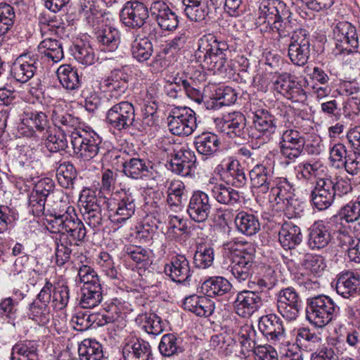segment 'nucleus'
<instances>
[{
    "mask_svg": "<svg viewBox=\"0 0 360 360\" xmlns=\"http://www.w3.org/2000/svg\"><path fill=\"white\" fill-rule=\"evenodd\" d=\"M47 215L50 217L46 219L47 229L51 232L60 233L63 238L69 236L77 245L78 242L84 240L86 228L72 206L58 200L51 210L47 209Z\"/></svg>",
    "mask_w": 360,
    "mask_h": 360,
    "instance_id": "nucleus-1",
    "label": "nucleus"
},
{
    "mask_svg": "<svg viewBox=\"0 0 360 360\" xmlns=\"http://www.w3.org/2000/svg\"><path fill=\"white\" fill-rule=\"evenodd\" d=\"M47 215L50 217L46 219L47 229L51 232L60 233L63 238L69 236L77 245L78 242L84 240L86 228L72 206L58 200L51 210L47 209Z\"/></svg>",
    "mask_w": 360,
    "mask_h": 360,
    "instance_id": "nucleus-2",
    "label": "nucleus"
},
{
    "mask_svg": "<svg viewBox=\"0 0 360 360\" xmlns=\"http://www.w3.org/2000/svg\"><path fill=\"white\" fill-rule=\"evenodd\" d=\"M230 53L228 44L219 41L213 34H207L198 42L195 58L204 68L216 73L226 72L228 54Z\"/></svg>",
    "mask_w": 360,
    "mask_h": 360,
    "instance_id": "nucleus-3",
    "label": "nucleus"
},
{
    "mask_svg": "<svg viewBox=\"0 0 360 360\" xmlns=\"http://www.w3.org/2000/svg\"><path fill=\"white\" fill-rule=\"evenodd\" d=\"M340 307L328 296L318 295L307 300L306 316L316 327L322 328L333 320Z\"/></svg>",
    "mask_w": 360,
    "mask_h": 360,
    "instance_id": "nucleus-4",
    "label": "nucleus"
},
{
    "mask_svg": "<svg viewBox=\"0 0 360 360\" xmlns=\"http://www.w3.org/2000/svg\"><path fill=\"white\" fill-rule=\"evenodd\" d=\"M54 183L49 178L39 180L31 191L28 200L29 212L34 216L39 217L44 214L45 203L49 206L51 200H60V192H54Z\"/></svg>",
    "mask_w": 360,
    "mask_h": 360,
    "instance_id": "nucleus-5",
    "label": "nucleus"
},
{
    "mask_svg": "<svg viewBox=\"0 0 360 360\" xmlns=\"http://www.w3.org/2000/svg\"><path fill=\"white\" fill-rule=\"evenodd\" d=\"M70 137L74 153L77 158L89 161L98 154L102 140L95 132L79 129L70 135Z\"/></svg>",
    "mask_w": 360,
    "mask_h": 360,
    "instance_id": "nucleus-6",
    "label": "nucleus"
},
{
    "mask_svg": "<svg viewBox=\"0 0 360 360\" xmlns=\"http://www.w3.org/2000/svg\"><path fill=\"white\" fill-rule=\"evenodd\" d=\"M49 126V122L45 112L26 106L21 115V122L18 125V132L22 136L37 141L39 137L36 131H48Z\"/></svg>",
    "mask_w": 360,
    "mask_h": 360,
    "instance_id": "nucleus-7",
    "label": "nucleus"
},
{
    "mask_svg": "<svg viewBox=\"0 0 360 360\" xmlns=\"http://www.w3.org/2000/svg\"><path fill=\"white\" fill-rule=\"evenodd\" d=\"M195 112L188 107L173 108L167 117L169 131L176 136H189L197 127Z\"/></svg>",
    "mask_w": 360,
    "mask_h": 360,
    "instance_id": "nucleus-8",
    "label": "nucleus"
},
{
    "mask_svg": "<svg viewBox=\"0 0 360 360\" xmlns=\"http://www.w3.org/2000/svg\"><path fill=\"white\" fill-rule=\"evenodd\" d=\"M276 308L281 316L288 321L298 317L302 305V298L292 287L282 288L276 294Z\"/></svg>",
    "mask_w": 360,
    "mask_h": 360,
    "instance_id": "nucleus-9",
    "label": "nucleus"
},
{
    "mask_svg": "<svg viewBox=\"0 0 360 360\" xmlns=\"http://www.w3.org/2000/svg\"><path fill=\"white\" fill-rule=\"evenodd\" d=\"M310 34L305 30L298 28L290 37L288 48V56L290 61L297 66H304L310 56Z\"/></svg>",
    "mask_w": 360,
    "mask_h": 360,
    "instance_id": "nucleus-10",
    "label": "nucleus"
},
{
    "mask_svg": "<svg viewBox=\"0 0 360 360\" xmlns=\"http://www.w3.org/2000/svg\"><path fill=\"white\" fill-rule=\"evenodd\" d=\"M150 15V7L140 1L130 0L124 4L120 18L125 27L138 30L143 27Z\"/></svg>",
    "mask_w": 360,
    "mask_h": 360,
    "instance_id": "nucleus-11",
    "label": "nucleus"
},
{
    "mask_svg": "<svg viewBox=\"0 0 360 360\" xmlns=\"http://www.w3.org/2000/svg\"><path fill=\"white\" fill-rule=\"evenodd\" d=\"M288 10L286 4L281 0H263L259 6L256 25L263 27L260 28L262 32H267L268 28L278 20L285 18Z\"/></svg>",
    "mask_w": 360,
    "mask_h": 360,
    "instance_id": "nucleus-12",
    "label": "nucleus"
},
{
    "mask_svg": "<svg viewBox=\"0 0 360 360\" xmlns=\"http://www.w3.org/2000/svg\"><path fill=\"white\" fill-rule=\"evenodd\" d=\"M106 122L112 128L121 131L129 129L135 121V109L128 101L113 104L106 112Z\"/></svg>",
    "mask_w": 360,
    "mask_h": 360,
    "instance_id": "nucleus-13",
    "label": "nucleus"
},
{
    "mask_svg": "<svg viewBox=\"0 0 360 360\" xmlns=\"http://www.w3.org/2000/svg\"><path fill=\"white\" fill-rule=\"evenodd\" d=\"M335 47L333 53L342 56L345 51H351L359 46V37L356 27L347 21H341L333 29Z\"/></svg>",
    "mask_w": 360,
    "mask_h": 360,
    "instance_id": "nucleus-14",
    "label": "nucleus"
},
{
    "mask_svg": "<svg viewBox=\"0 0 360 360\" xmlns=\"http://www.w3.org/2000/svg\"><path fill=\"white\" fill-rule=\"evenodd\" d=\"M340 217L333 216L327 221L315 222L309 234L308 244L312 250H319L326 247L331 240L330 231L335 226V230H340L338 226Z\"/></svg>",
    "mask_w": 360,
    "mask_h": 360,
    "instance_id": "nucleus-15",
    "label": "nucleus"
},
{
    "mask_svg": "<svg viewBox=\"0 0 360 360\" xmlns=\"http://www.w3.org/2000/svg\"><path fill=\"white\" fill-rule=\"evenodd\" d=\"M114 199L116 200L115 207L111 209L110 215L114 224H122L129 219L135 213L136 198L134 193L129 189H122Z\"/></svg>",
    "mask_w": 360,
    "mask_h": 360,
    "instance_id": "nucleus-16",
    "label": "nucleus"
},
{
    "mask_svg": "<svg viewBox=\"0 0 360 360\" xmlns=\"http://www.w3.org/2000/svg\"><path fill=\"white\" fill-rule=\"evenodd\" d=\"M79 202L82 215L86 223L93 229H98L103 224L102 209L95 193L89 189L83 190Z\"/></svg>",
    "mask_w": 360,
    "mask_h": 360,
    "instance_id": "nucleus-17",
    "label": "nucleus"
},
{
    "mask_svg": "<svg viewBox=\"0 0 360 360\" xmlns=\"http://www.w3.org/2000/svg\"><path fill=\"white\" fill-rule=\"evenodd\" d=\"M150 15L162 30L174 31L179 26V17L167 3L162 0L153 1L150 6Z\"/></svg>",
    "mask_w": 360,
    "mask_h": 360,
    "instance_id": "nucleus-18",
    "label": "nucleus"
},
{
    "mask_svg": "<svg viewBox=\"0 0 360 360\" xmlns=\"http://www.w3.org/2000/svg\"><path fill=\"white\" fill-rule=\"evenodd\" d=\"M118 157L122 159L123 172L127 176L134 179L153 176V164L150 161L139 157H129L125 151Z\"/></svg>",
    "mask_w": 360,
    "mask_h": 360,
    "instance_id": "nucleus-19",
    "label": "nucleus"
},
{
    "mask_svg": "<svg viewBox=\"0 0 360 360\" xmlns=\"http://www.w3.org/2000/svg\"><path fill=\"white\" fill-rule=\"evenodd\" d=\"M330 178H319L311 193V202L319 210L328 209L335 199V191Z\"/></svg>",
    "mask_w": 360,
    "mask_h": 360,
    "instance_id": "nucleus-20",
    "label": "nucleus"
},
{
    "mask_svg": "<svg viewBox=\"0 0 360 360\" xmlns=\"http://www.w3.org/2000/svg\"><path fill=\"white\" fill-rule=\"evenodd\" d=\"M261 304L262 298L256 291L244 290L237 293L233 308L239 316L249 318L259 309Z\"/></svg>",
    "mask_w": 360,
    "mask_h": 360,
    "instance_id": "nucleus-21",
    "label": "nucleus"
},
{
    "mask_svg": "<svg viewBox=\"0 0 360 360\" xmlns=\"http://www.w3.org/2000/svg\"><path fill=\"white\" fill-rule=\"evenodd\" d=\"M274 91L289 100L299 101L306 97L305 92L294 76L288 72L280 74L273 83Z\"/></svg>",
    "mask_w": 360,
    "mask_h": 360,
    "instance_id": "nucleus-22",
    "label": "nucleus"
},
{
    "mask_svg": "<svg viewBox=\"0 0 360 360\" xmlns=\"http://www.w3.org/2000/svg\"><path fill=\"white\" fill-rule=\"evenodd\" d=\"M174 153L170 161L171 170L182 176H189L195 166V153L187 146H181L179 149L174 148Z\"/></svg>",
    "mask_w": 360,
    "mask_h": 360,
    "instance_id": "nucleus-23",
    "label": "nucleus"
},
{
    "mask_svg": "<svg viewBox=\"0 0 360 360\" xmlns=\"http://www.w3.org/2000/svg\"><path fill=\"white\" fill-rule=\"evenodd\" d=\"M211 210L212 205L209 195L201 191H194L187 208L191 219L195 222H204L208 219Z\"/></svg>",
    "mask_w": 360,
    "mask_h": 360,
    "instance_id": "nucleus-24",
    "label": "nucleus"
},
{
    "mask_svg": "<svg viewBox=\"0 0 360 360\" xmlns=\"http://www.w3.org/2000/svg\"><path fill=\"white\" fill-rule=\"evenodd\" d=\"M39 63L38 58L33 53L20 55L12 65L13 77L20 83H26L34 77Z\"/></svg>",
    "mask_w": 360,
    "mask_h": 360,
    "instance_id": "nucleus-25",
    "label": "nucleus"
},
{
    "mask_svg": "<svg viewBox=\"0 0 360 360\" xmlns=\"http://www.w3.org/2000/svg\"><path fill=\"white\" fill-rule=\"evenodd\" d=\"M360 277L352 271H342L337 276L335 290L338 295L349 300H356L360 295Z\"/></svg>",
    "mask_w": 360,
    "mask_h": 360,
    "instance_id": "nucleus-26",
    "label": "nucleus"
},
{
    "mask_svg": "<svg viewBox=\"0 0 360 360\" xmlns=\"http://www.w3.org/2000/svg\"><path fill=\"white\" fill-rule=\"evenodd\" d=\"M122 350L124 360H150L152 355L150 344L135 337L124 339Z\"/></svg>",
    "mask_w": 360,
    "mask_h": 360,
    "instance_id": "nucleus-27",
    "label": "nucleus"
},
{
    "mask_svg": "<svg viewBox=\"0 0 360 360\" xmlns=\"http://www.w3.org/2000/svg\"><path fill=\"white\" fill-rule=\"evenodd\" d=\"M38 58V61L47 65L57 63L64 58L61 43L56 39L46 38L41 41L37 51L33 53Z\"/></svg>",
    "mask_w": 360,
    "mask_h": 360,
    "instance_id": "nucleus-28",
    "label": "nucleus"
},
{
    "mask_svg": "<svg viewBox=\"0 0 360 360\" xmlns=\"http://www.w3.org/2000/svg\"><path fill=\"white\" fill-rule=\"evenodd\" d=\"M165 272L173 281L188 283L192 276L189 261L184 255H176L165 266Z\"/></svg>",
    "mask_w": 360,
    "mask_h": 360,
    "instance_id": "nucleus-29",
    "label": "nucleus"
},
{
    "mask_svg": "<svg viewBox=\"0 0 360 360\" xmlns=\"http://www.w3.org/2000/svg\"><path fill=\"white\" fill-rule=\"evenodd\" d=\"M221 132L231 139H245L247 134L246 118L240 112H233L224 115Z\"/></svg>",
    "mask_w": 360,
    "mask_h": 360,
    "instance_id": "nucleus-30",
    "label": "nucleus"
},
{
    "mask_svg": "<svg viewBox=\"0 0 360 360\" xmlns=\"http://www.w3.org/2000/svg\"><path fill=\"white\" fill-rule=\"evenodd\" d=\"M207 186L211 195L220 204L233 206L241 201L239 191L217 182L215 178H211Z\"/></svg>",
    "mask_w": 360,
    "mask_h": 360,
    "instance_id": "nucleus-31",
    "label": "nucleus"
},
{
    "mask_svg": "<svg viewBox=\"0 0 360 360\" xmlns=\"http://www.w3.org/2000/svg\"><path fill=\"white\" fill-rule=\"evenodd\" d=\"M130 76L124 69H115L102 82V86L110 92V97L118 99L129 86Z\"/></svg>",
    "mask_w": 360,
    "mask_h": 360,
    "instance_id": "nucleus-32",
    "label": "nucleus"
},
{
    "mask_svg": "<svg viewBox=\"0 0 360 360\" xmlns=\"http://www.w3.org/2000/svg\"><path fill=\"white\" fill-rule=\"evenodd\" d=\"M226 254L231 256V263H244L250 265L254 262V248L251 243L242 240H234L224 245Z\"/></svg>",
    "mask_w": 360,
    "mask_h": 360,
    "instance_id": "nucleus-33",
    "label": "nucleus"
},
{
    "mask_svg": "<svg viewBox=\"0 0 360 360\" xmlns=\"http://www.w3.org/2000/svg\"><path fill=\"white\" fill-rule=\"evenodd\" d=\"M258 326L263 335L273 342L279 341L284 337L285 330L282 321L275 314L261 317Z\"/></svg>",
    "mask_w": 360,
    "mask_h": 360,
    "instance_id": "nucleus-34",
    "label": "nucleus"
},
{
    "mask_svg": "<svg viewBox=\"0 0 360 360\" xmlns=\"http://www.w3.org/2000/svg\"><path fill=\"white\" fill-rule=\"evenodd\" d=\"M183 307L184 309L200 317L211 316L215 309L214 302L206 295H190L184 299Z\"/></svg>",
    "mask_w": 360,
    "mask_h": 360,
    "instance_id": "nucleus-35",
    "label": "nucleus"
},
{
    "mask_svg": "<svg viewBox=\"0 0 360 360\" xmlns=\"http://www.w3.org/2000/svg\"><path fill=\"white\" fill-rule=\"evenodd\" d=\"M252 112V123L255 129L263 135L273 134L276 129V120L267 109L256 108L255 105L250 108Z\"/></svg>",
    "mask_w": 360,
    "mask_h": 360,
    "instance_id": "nucleus-36",
    "label": "nucleus"
},
{
    "mask_svg": "<svg viewBox=\"0 0 360 360\" xmlns=\"http://www.w3.org/2000/svg\"><path fill=\"white\" fill-rule=\"evenodd\" d=\"M95 34L102 51L113 52L118 48L120 42V32L113 25H102Z\"/></svg>",
    "mask_w": 360,
    "mask_h": 360,
    "instance_id": "nucleus-37",
    "label": "nucleus"
},
{
    "mask_svg": "<svg viewBox=\"0 0 360 360\" xmlns=\"http://www.w3.org/2000/svg\"><path fill=\"white\" fill-rule=\"evenodd\" d=\"M274 172L270 166H267L263 162L257 164L250 171V177L252 185L260 188L264 193L269 191L271 184L274 181Z\"/></svg>",
    "mask_w": 360,
    "mask_h": 360,
    "instance_id": "nucleus-38",
    "label": "nucleus"
},
{
    "mask_svg": "<svg viewBox=\"0 0 360 360\" xmlns=\"http://www.w3.org/2000/svg\"><path fill=\"white\" fill-rule=\"evenodd\" d=\"M269 190V200L276 205L283 204L295 196V189L285 178H274Z\"/></svg>",
    "mask_w": 360,
    "mask_h": 360,
    "instance_id": "nucleus-39",
    "label": "nucleus"
},
{
    "mask_svg": "<svg viewBox=\"0 0 360 360\" xmlns=\"http://www.w3.org/2000/svg\"><path fill=\"white\" fill-rule=\"evenodd\" d=\"M278 240L285 250L296 247L302 241L300 228L291 221L284 222L278 232Z\"/></svg>",
    "mask_w": 360,
    "mask_h": 360,
    "instance_id": "nucleus-40",
    "label": "nucleus"
},
{
    "mask_svg": "<svg viewBox=\"0 0 360 360\" xmlns=\"http://www.w3.org/2000/svg\"><path fill=\"white\" fill-rule=\"evenodd\" d=\"M210 0H182L186 16L194 22H202L211 12Z\"/></svg>",
    "mask_w": 360,
    "mask_h": 360,
    "instance_id": "nucleus-41",
    "label": "nucleus"
},
{
    "mask_svg": "<svg viewBox=\"0 0 360 360\" xmlns=\"http://www.w3.org/2000/svg\"><path fill=\"white\" fill-rule=\"evenodd\" d=\"M29 259V255L27 254L18 257L14 262L10 276L21 279L30 285H34L38 273L30 267Z\"/></svg>",
    "mask_w": 360,
    "mask_h": 360,
    "instance_id": "nucleus-42",
    "label": "nucleus"
},
{
    "mask_svg": "<svg viewBox=\"0 0 360 360\" xmlns=\"http://www.w3.org/2000/svg\"><path fill=\"white\" fill-rule=\"evenodd\" d=\"M51 119L54 125L60 129L61 132L67 131L71 135L74 131L82 129L79 127V118L73 117L59 108H55L53 110Z\"/></svg>",
    "mask_w": 360,
    "mask_h": 360,
    "instance_id": "nucleus-43",
    "label": "nucleus"
},
{
    "mask_svg": "<svg viewBox=\"0 0 360 360\" xmlns=\"http://www.w3.org/2000/svg\"><path fill=\"white\" fill-rule=\"evenodd\" d=\"M194 145L199 154L210 157L219 150V141L216 134L205 132L195 138Z\"/></svg>",
    "mask_w": 360,
    "mask_h": 360,
    "instance_id": "nucleus-44",
    "label": "nucleus"
},
{
    "mask_svg": "<svg viewBox=\"0 0 360 360\" xmlns=\"http://www.w3.org/2000/svg\"><path fill=\"white\" fill-rule=\"evenodd\" d=\"M231 283L224 277L214 276L203 282L201 286L202 291L209 298L211 297L222 296L231 289Z\"/></svg>",
    "mask_w": 360,
    "mask_h": 360,
    "instance_id": "nucleus-45",
    "label": "nucleus"
},
{
    "mask_svg": "<svg viewBox=\"0 0 360 360\" xmlns=\"http://www.w3.org/2000/svg\"><path fill=\"white\" fill-rule=\"evenodd\" d=\"M236 226L239 232L246 236H253L260 230L257 216L246 212H240L235 218Z\"/></svg>",
    "mask_w": 360,
    "mask_h": 360,
    "instance_id": "nucleus-46",
    "label": "nucleus"
},
{
    "mask_svg": "<svg viewBox=\"0 0 360 360\" xmlns=\"http://www.w3.org/2000/svg\"><path fill=\"white\" fill-rule=\"evenodd\" d=\"M238 341L242 347V353L252 351L255 352L257 347L262 345L257 336L254 327L250 324H244L240 327L238 333Z\"/></svg>",
    "mask_w": 360,
    "mask_h": 360,
    "instance_id": "nucleus-47",
    "label": "nucleus"
},
{
    "mask_svg": "<svg viewBox=\"0 0 360 360\" xmlns=\"http://www.w3.org/2000/svg\"><path fill=\"white\" fill-rule=\"evenodd\" d=\"M79 360H105L103 347L95 340L85 339L79 345Z\"/></svg>",
    "mask_w": 360,
    "mask_h": 360,
    "instance_id": "nucleus-48",
    "label": "nucleus"
},
{
    "mask_svg": "<svg viewBox=\"0 0 360 360\" xmlns=\"http://www.w3.org/2000/svg\"><path fill=\"white\" fill-rule=\"evenodd\" d=\"M57 76L60 84L68 91H74L80 86L78 73L71 65L65 64L57 70Z\"/></svg>",
    "mask_w": 360,
    "mask_h": 360,
    "instance_id": "nucleus-49",
    "label": "nucleus"
},
{
    "mask_svg": "<svg viewBox=\"0 0 360 360\" xmlns=\"http://www.w3.org/2000/svg\"><path fill=\"white\" fill-rule=\"evenodd\" d=\"M11 351V360H38L37 345L32 341L19 342Z\"/></svg>",
    "mask_w": 360,
    "mask_h": 360,
    "instance_id": "nucleus-50",
    "label": "nucleus"
},
{
    "mask_svg": "<svg viewBox=\"0 0 360 360\" xmlns=\"http://www.w3.org/2000/svg\"><path fill=\"white\" fill-rule=\"evenodd\" d=\"M136 321L141 325L142 328L148 334L158 335L162 333L165 323L161 318L154 313H145L138 316Z\"/></svg>",
    "mask_w": 360,
    "mask_h": 360,
    "instance_id": "nucleus-51",
    "label": "nucleus"
},
{
    "mask_svg": "<svg viewBox=\"0 0 360 360\" xmlns=\"http://www.w3.org/2000/svg\"><path fill=\"white\" fill-rule=\"evenodd\" d=\"M158 348L162 356L168 357L184 352L182 341L173 333L164 335L161 338Z\"/></svg>",
    "mask_w": 360,
    "mask_h": 360,
    "instance_id": "nucleus-52",
    "label": "nucleus"
},
{
    "mask_svg": "<svg viewBox=\"0 0 360 360\" xmlns=\"http://www.w3.org/2000/svg\"><path fill=\"white\" fill-rule=\"evenodd\" d=\"M77 176L75 166L68 161L60 163L56 168L58 182L63 188H72Z\"/></svg>",
    "mask_w": 360,
    "mask_h": 360,
    "instance_id": "nucleus-53",
    "label": "nucleus"
},
{
    "mask_svg": "<svg viewBox=\"0 0 360 360\" xmlns=\"http://www.w3.org/2000/svg\"><path fill=\"white\" fill-rule=\"evenodd\" d=\"M292 13L290 10L285 18L278 20L273 25L268 28V31L276 32L278 35L279 40L288 37H291L294 32L297 31L296 20L291 17Z\"/></svg>",
    "mask_w": 360,
    "mask_h": 360,
    "instance_id": "nucleus-54",
    "label": "nucleus"
},
{
    "mask_svg": "<svg viewBox=\"0 0 360 360\" xmlns=\"http://www.w3.org/2000/svg\"><path fill=\"white\" fill-rule=\"evenodd\" d=\"M214 261V250L206 243H198L193 257L195 266L198 269L210 267Z\"/></svg>",
    "mask_w": 360,
    "mask_h": 360,
    "instance_id": "nucleus-55",
    "label": "nucleus"
},
{
    "mask_svg": "<svg viewBox=\"0 0 360 360\" xmlns=\"http://www.w3.org/2000/svg\"><path fill=\"white\" fill-rule=\"evenodd\" d=\"M103 300L101 285L82 287L79 304L82 308L91 309L98 305Z\"/></svg>",
    "mask_w": 360,
    "mask_h": 360,
    "instance_id": "nucleus-56",
    "label": "nucleus"
},
{
    "mask_svg": "<svg viewBox=\"0 0 360 360\" xmlns=\"http://www.w3.org/2000/svg\"><path fill=\"white\" fill-rule=\"evenodd\" d=\"M134 58L139 62L148 60L153 52V44L147 37L136 38L131 45Z\"/></svg>",
    "mask_w": 360,
    "mask_h": 360,
    "instance_id": "nucleus-57",
    "label": "nucleus"
},
{
    "mask_svg": "<svg viewBox=\"0 0 360 360\" xmlns=\"http://www.w3.org/2000/svg\"><path fill=\"white\" fill-rule=\"evenodd\" d=\"M184 184L180 180H172L167 188V203L171 207L181 210L183 196L186 194Z\"/></svg>",
    "mask_w": 360,
    "mask_h": 360,
    "instance_id": "nucleus-58",
    "label": "nucleus"
},
{
    "mask_svg": "<svg viewBox=\"0 0 360 360\" xmlns=\"http://www.w3.org/2000/svg\"><path fill=\"white\" fill-rule=\"evenodd\" d=\"M305 143H279L282 163L285 166L295 162L303 152Z\"/></svg>",
    "mask_w": 360,
    "mask_h": 360,
    "instance_id": "nucleus-59",
    "label": "nucleus"
},
{
    "mask_svg": "<svg viewBox=\"0 0 360 360\" xmlns=\"http://www.w3.org/2000/svg\"><path fill=\"white\" fill-rule=\"evenodd\" d=\"M28 316L39 325L46 324L51 319L49 305L39 303V301H33L29 307Z\"/></svg>",
    "mask_w": 360,
    "mask_h": 360,
    "instance_id": "nucleus-60",
    "label": "nucleus"
},
{
    "mask_svg": "<svg viewBox=\"0 0 360 360\" xmlns=\"http://www.w3.org/2000/svg\"><path fill=\"white\" fill-rule=\"evenodd\" d=\"M153 89H150L148 91L146 94L148 101H145L143 106L142 108V117H143V122L144 124L148 126H153L155 124L157 120V110L158 105L156 103L155 100H154L152 93Z\"/></svg>",
    "mask_w": 360,
    "mask_h": 360,
    "instance_id": "nucleus-61",
    "label": "nucleus"
},
{
    "mask_svg": "<svg viewBox=\"0 0 360 360\" xmlns=\"http://www.w3.org/2000/svg\"><path fill=\"white\" fill-rule=\"evenodd\" d=\"M297 339L300 345L307 351H313L321 343V338L315 333L311 332L307 328H302L298 330Z\"/></svg>",
    "mask_w": 360,
    "mask_h": 360,
    "instance_id": "nucleus-62",
    "label": "nucleus"
},
{
    "mask_svg": "<svg viewBox=\"0 0 360 360\" xmlns=\"http://www.w3.org/2000/svg\"><path fill=\"white\" fill-rule=\"evenodd\" d=\"M302 266L314 276H319L326 267L323 257L321 255L307 253L302 262Z\"/></svg>",
    "mask_w": 360,
    "mask_h": 360,
    "instance_id": "nucleus-63",
    "label": "nucleus"
},
{
    "mask_svg": "<svg viewBox=\"0 0 360 360\" xmlns=\"http://www.w3.org/2000/svg\"><path fill=\"white\" fill-rule=\"evenodd\" d=\"M340 221L345 219L347 223H353L360 219V201H350L340 210Z\"/></svg>",
    "mask_w": 360,
    "mask_h": 360,
    "instance_id": "nucleus-64",
    "label": "nucleus"
}]
</instances>
